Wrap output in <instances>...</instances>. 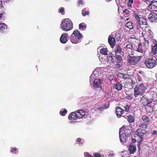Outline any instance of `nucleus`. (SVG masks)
<instances>
[{
	"label": "nucleus",
	"mask_w": 157,
	"mask_h": 157,
	"mask_svg": "<svg viewBox=\"0 0 157 157\" xmlns=\"http://www.w3.org/2000/svg\"><path fill=\"white\" fill-rule=\"evenodd\" d=\"M73 27V23L71 20L68 19H65L62 21L61 28L63 30L67 32L71 30Z\"/></svg>",
	"instance_id": "f257e3e1"
},
{
	"label": "nucleus",
	"mask_w": 157,
	"mask_h": 157,
	"mask_svg": "<svg viewBox=\"0 0 157 157\" xmlns=\"http://www.w3.org/2000/svg\"><path fill=\"white\" fill-rule=\"evenodd\" d=\"M147 89V87L143 83L136 86L134 88V95L135 97L143 95Z\"/></svg>",
	"instance_id": "f03ea898"
},
{
	"label": "nucleus",
	"mask_w": 157,
	"mask_h": 157,
	"mask_svg": "<svg viewBox=\"0 0 157 157\" xmlns=\"http://www.w3.org/2000/svg\"><path fill=\"white\" fill-rule=\"evenodd\" d=\"M97 71L95 70L93 72L90 78V82H93V87L94 88H101V80L98 79H95V75H97Z\"/></svg>",
	"instance_id": "7ed1b4c3"
},
{
	"label": "nucleus",
	"mask_w": 157,
	"mask_h": 157,
	"mask_svg": "<svg viewBox=\"0 0 157 157\" xmlns=\"http://www.w3.org/2000/svg\"><path fill=\"white\" fill-rule=\"evenodd\" d=\"M82 35L78 30H75L71 36V41L73 44H77L80 41Z\"/></svg>",
	"instance_id": "20e7f679"
},
{
	"label": "nucleus",
	"mask_w": 157,
	"mask_h": 157,
	"mask_svg": "<svg viewBox=\"0 0 157 157\" xmlns=\"http://www.w3.org/2000/svg\"><path fill=\"white\" fill-rule=\"evenodd\" d=\"M134 17L136 20L137 28L138 29L142 28V25H147L146 20L144 18L140 17L138 15L136 14L134 15Z\"/></svg>",
	"instance_id": "39448f33"
},
{
	"label": "nucleus",
	"mask_w": 157,
	"mask_h": 157,
	"mask_svg": "<svg viewBox=\"0 0 157 157\" xmlns=\"http://www.w3.org/2000/svg\"><path fill=\"white\" fill-rule=\"evenodd\" d=\"M156 61L153 59H147L144 62V64L148 68H152L155 67L156 64Z\"/></svg>",
	"instance_id": "423d86ee"
},
{
	"label": "nucleus",
	"mask_w": 157,
	"mask_h": 157,
	"mask_svg": "<svg viewBox=\"0 0 157 157\" xmlns=\"http://www.w3.org/2000/svg\"><path fill=\"white\" fill-rule=\"evenodd\" d=\"M140 56H129L128 59V62L131 65H134L136 64L140 59Z\"/></svg>",
	"instance_id": "0eeeda50"
},
{
	"label": "nucleus",
	"mask_w": 157,
	"mask_h": 157,
	"mask_svg": "<svg viewBox=\"0 0 157 157\" xmlns=\"http://www.w3.org/2000/svg\"><path fill=\"white\" fill-rule=\"evenodd\" d=\"M132 127L129 126H127L125 127L124 126H123L120 128L119 130L120 132L124 131L123 133L126 135L127 136H129L131 134Z\"/></svg>",
	"instance_id": "6e6552de"
},
{
	"label": "nucleus",
	"mask_w": 157,
	"mask_h": 157,
	"mask_svg": "<svg viewBox=\"0 0 157 157\" xmlns=\"http://www.w3.org/2000/svg\"><path fill=\"white\" fill-rule=\"evenodd\" d=\"M153 44L152 45L153 47L151 48V51L150 53L151 56H152L157 52V41L155 40H153Z\"/></svg>",
	"instance_id": "1a4fd4ad"
},
{
	"label": "nucleus",
	"mask_w": 157,
	"mask_h": 157,
	"mask_svg": "<svg viewBox=\"0 0 157 157\" xmlns=\"http://www.w3.org/2000/svg\"><path fill=\"white\" fill-rule=\"evenodd\" d=\"M148 20L151 22H156L157 21V14L152 13L149 15Z\"/></svg>",
	"instance_id": "9d476101"
},
{
	"label": "nucleus",
	"mask_w": 157,
	"mask_h": 157,
	"mask_svg": "<svg viewBox=\"0 0 157 157\" xmlns=\"http://www.w3.org/2000/svg\"><path fill=\"white\" fill-rule=\"evenodd\" d=\"M68 40L67 34L64 33L61 35L60 39V41L61 43L65 44L67 42Z\"/></svg>",
	"instance_id": "9b49d317"
},
{
	"label": "nucleus",
	"mask_w": 157,
	"mask_h": 157,
	"mask_svg": "<svg viewBox=\"0 0 157 157\" xmlns=\"http://www.w3.org/2000/svg\"><path fill=\"white\" fill-rule=\"evenodd\" d=\"M124 112V110L123 109L119 106L116 108V112L118 117H119Z\"/></svg>",
	"instance_id": "f8f14e48"
},
{
	"label": "nucleus",
	"mask_w": 157,
	"mask_h": 157,
	"mask_svg": "<svg viewBox=\"0 0 157 157\" xmlns=\"http://www.w3.org/2000/svg\"><path fill=\"white\" fill-rule=\"evenodd\" d=\"M85 111L82 109L78 110L77 113V116L79 118H81L84 117L85 118Z\"/></svg>",
	"instance_id": "ddd939ff"
},
{
	"label": "nucleus",
	"mask_w": 157,
	"mask_h": 157,
	"mask_svg": "<svg viewBox=\"0 0 157 157\" xmlns=\"http://www.w3.org/2000/svg\"><path fill=\"white\" fill-rule=\"evenodd\" d=\"M146 132V131L144 130L139 129L135 132V134L138 136L140 138H142L143 135Z\"/></svg>",
	"instance_id": "4468645a"
},
{
	"label": "nucleus",
	"mask_w": 157,
	"mask_h": 157,
	"mask_svg": "<svg viewBox=\"0 0 157 157\" xmlns=\"http://www.w3.org/2000/svg\"><path fill=\"white\" fill-rule=\"evenodd\" d=\"M78 118L77 113L73 112L70 114L68 117V119L69 120L72 121H73L76 120Z\"/></svg>",
	"instance_id": "2eb2a0df"
},
{
	"label": "nucleus",
	"mask_w": 157,
	"mask_h": 157,
	"mask_svg": "<svg viewBox=\"0 0 157 157\" xmlns=\"http://www.w3.org/2000/svg\"><path fill=\"white\" fill-rule=\"evenodd\" d=\"M136 51L137 52L141 53V55L140 56V57H142L144 55L145 52H144V51L142 49V44L141 43L139 44Z\"/></svg>",
	"instance_id": "dca6fc26"
},
{
	"label": "nucleus",
	"mask_w": 157,
	"mask_h": 157,
	"mask_svg": "<svg viewBox=\"0 0 157 157\" xmlns=\"http://www.w3.org/2000/svg\"><path fill=\"white\" fill-rule=\"evenodd\" d=\"M121 132H120V138L121 142H125L127 140V137L126 135L122 133L121 135L120 134Z\"/></svg>",
	"instance_id": "f3484780"
},
{
	"label": "nucleus",
	"mask_w": 157,
	"mask_h": 157,
	"mask_svg": "<svg viewBox=\"0 0 157 157\" xmlns=\"http://www.w3.org/2000/svg\"><path fill=\"white\" fill-rule=\"evenodd\" d=\"M155 7H157V2L155 0H153L149 5L148 7L149 9H155Z\"/></svg>",
	"instance_id": "a211bd4d"
},
{
	"label": "nucleus",
	"mask_w": 157,
	"mask_h": 157,
	"mask_svg": "<svg viewBox=\"0 0 157 157\" xmlns=\"http://www.w3.org/2000/svg\"><path fill=\"white\" fill-rule=\"evenodd\" d=\"M122 85L119 82L116 83L114 86V88L116 89L117 90H120L122 88Z\"/></svg>",
	"instance_id": "6ab92c4d"
},
{
	"label": "nucleus",
	"mask_w": 157,
	"mask_h": 157,
	"mask_svg": "<svg viewBox=\"0 0 157 157\" xmlns=\"http://www.w3.org/2000/svg\"><path fill=\"white\" fill-rule=\"evenodd\" d=\"M117 59L116 63H117V65L120 66L121 64L122 63V60L121 57L120 55H117L116 58Z\"/></svg>",
	"instance_id": "aec40b11"
},
{
	"label": "nucleus",
	"mask_w": 157,
	"mask_h": 157,
	"mask_svg": "<svg viewBox=\"0 0 157 157\" xmlns=\"http://www.w3.org/2000/svg\"><path fill=\"white\" fill-rule=\"evenodd\" d=\"M107 59L109 63H112L114 64H115L116 61L115 57L109 56L107 57Z\"/></svg>",
	"instance_id": "412c9836"
},
{
	"label": "nucleus",
	"mask_w": 157,
	"mask_h": 157,
	"mask_svg": "<svg viewBox=\"0 0 157 157\" xmlns=\"http://www.w3.org/2000/svg\"><path fill=\"white\" fill-rule=\"evenodd\" d=\"M115 42V39L112 36V35H110L109 36L108 38V42L110 44H113Z\"/></svg>",
	"instance_id": "4be33fe9"
},
{
	"label": "nucleus",
	"mask_w": 157,
	"mask_h": 157,
	"mask_svg": "<svg viewBox=\"0 0 157 157\" xmlns=\"http://www.w3.org/2000/svg\"><path fill=\"white\" fill-rule=\"evenodd\" d=\"M136 146L130 145L129 147V150L130 154H132L136 151Z\"/></svg>",
	"instance_id": "5701e85b"
},
{
	"label": "nucleus",
	"mask_w": 157,
	"mask_h": 157,
	"mask_svg": "<svg viewBox=\"0 0 157 157\" xmlns=\"http://www.w3.org/2000/svg\"><path fill=\"white\" fill-rule=\"evenodd\" d=\"M146 110L148 113H151L153 111V108L149 105H147L146 107Z\"/></svg>",
	"instance_id": "b1692460"
},
{
	"label": "nucleus",
	"mask_w": 157,
	"mask_h": 157,
	"mask_svg": "<svg viewBox=\"0 0 157 157\" xmlns=\"http://www.w3.org/2000/svg\"><path fill=\"white\" fill-rule=\"evenodd\" d=\"M142 119L144 123L149 124L150 120L148 117L146 116H142Z\"/></svg>",
	"instance_id": "393cba45"
},
{
	"label": "nucleus",
	"mask_w": 157,
	"mask_h": 157,
	"mask_svg": "<svg viewBox=\"0 0 157 157\" xmlns=\"http://www.w3.org/2000/svg\"><path fill=\"white\" fill-rule=\"evenodd\" d=\"M100 52L102 55H107L108 51L106 48H102L100 50Z\"/></svg>",
	"instance_id": "a878e982"
},
{
	"label": "nucleus",
	"mask_w": 157,
	"mask_h": 157,
	"mask_svg": "<svg viewBox=\"0 0 157 157\" xmlns=\"http://www.w3.org/2000/svg\"><path fill=\"white\" fill-rule=\"evenodd\" d=\"M141 101L143 105L144 106L147 105L150 102L147 99H144L143 98L141 99Z\"/></svg>",
	"instance_id": "bb28decb"
},
{
	"label": "nucleus",
	"mask_w": 157,
	"mask_h": 157,
	"mask_svg": "<svg viewBox=\"0 0 157 157\" xmlns=\"http://www.w3.org/2000/svg\"><path fill=\"white\" fill-rule=\"evenodd\" d=\"M128 118V121L130 123H132L134 121V117L132 115H130L127 116Z\"/></svg>",
	"instance_id": "cd10ccee"
},
{
	"label": "nucleus",
	"mask_w": 157,
	"mask_h": 157,
	"mask_svg": "<svg viewBox=\"0 0 157 157\" xmlns=\"http://www.w3.org/2000/svg\"><path fill=\"white\" fill-rule=\"evenodd\" d=\"M125 26L130 29H132L133 28L132 23L131 22H128L125 25Z\"/></svg>",
	"instance_id": "c85d7f7f"
},
{
	"label": "nucleus",
	"mask_w": 157,
	"mask_h": 157,
	"mask_svg": "<svg viewBox=\"0 0 157 157\" xmlns=\"http://www.w3.org/2000/svg\"><path fill=\"white\" fill-rule=\"evenodd\" d=\"M115 49V52L116 54H121L122 51L120 47L118 46H116Z\"/></svg>",
	"instance_id": "c756f323"
},
{
	"label": "nucleus",
	"mask_w": 157,
	"mask_h": 157,
	"mask_svg": "<svg viewBox=\"0 0 157 157\" xmlns=\"http://www.w3.org/2000/svg\"><path fill=\"white\" fill-rule=\"evenodd\" d=\"M7 27V25L4 23H2L0 24V31L4 30Z\"/></svg>",
	"instance_id": "7c9ffc66"
},
{
	"label": "nucleus",
	"mask_w": 157,
	"mask_h": 157,
	"mask_svg": "<svg viewBox=\"0 0 157 157\" xmlns=\"http://www.w3.org/2000/svg\"><path fill=\"white\" fill-rule=\"evenodd\" d=\"M115 38H116L117 41H119L121 40V35L119 33H116L115 34Z\"/></svg>",
	"instance_id": "2f4dec72"
},
{
	"label": "nucleus",
	"mask_w": 157,
	"mask_h": 157,
	"mask_svg": "<svg viewBox=\"0 0 157 157\" xmlns=\"http://www.w3.org/2000/svg\"><path fill=\"white\" fill-rule=\"evenodd\" d=\"M79 29L81 30H84L86 29V25H84L83 23L79 24Z\"/></svg>",
	"instance_id": "473e14b6"
},
{
	"label": "nucleus",
	"mask_w": 157,
	"mask_h": 157,
	"mask_svg": "<svg viewBox=\"0 0 157 157\" xmlns=\"http://www.w3.org/2000/svg\"><path fill=\"white\" fill-rule=\"evenodd\" d=\"M148 124L145 123H144L141 124L140 126V127L144 129H146L148 127Z\"/></svg>",
	"instance_id": "72a5a7b5"
},
{
	"label": "nucleus",
	"mask_w": 157,
	"mask_h": 157,
	"mask_svg": "<svg viewBox=\"0 0 157 157\" xmlns=\"http://www.w3.org/2000/svg\"><path fill=\"white\" fill-rule=\"evenodd\" d=\"M133 3V0H128L127 3L128 7H132V5Z\"/></svg>",
	"instance_id": "f704fd0d"
},
{
	"label": "nucleus",
	"mask_w": 157,
	"mask_h": 157,
	"mask_svg": "<svg viewBox=\"0 0 157 157\" xmlns=\"http://www.w3.org/2000/svg\"><path fill=\"white\" fill-rule=\"evenodd\" d=\"M126 48L127 49H129L132 50L133 48V45L131 43H129V44H126L125 45Z\"/></svg>",
	"instance_id": "c9c22d12"
},
{
	"label": "nucleus",
	"mask_w": 157,
	"mask_h": 157,
	"mask_svg": "<svg viewBox=\"0 0 157 157\" xmlns=\"http://www.w3.org/2000/svg\"><path fill=\"white\" fill-rule=\"evenodd\" d=\"M153 33L152 31L150 29L148 30L147 33V35L148 36H153Z\"/></svg>",
	"instance_id": "e433bc0d"
},
{
	"label": "nucleus",
	"mask_w": 157,
	"mask_h": 157,
	"mask_svg": "<svg viewBox=\"0 0 157 157\" xmlns=\"http://www.w3.org/2000/svg\"><path fill=\"white\" fill-rule=\"evenodd\" d=\"M124 108L126 112H128L130 108V106L128 105H125L124 106Z\"/></svg>",
	"instance_id": "4c0bfd02"
},
{
	"label": "nucleus",
	"mask_w": 157,
	"mask_h": 157,
	"mask_svg": "<svg viewBox=\"0 0 157 157\" xmlns=\"http://www.w3.org/2000/svg\"><path fill=\"white\" fill-rule=\"evenodd\" d=\"M67 112V110L66 109H65L63 110H61L60 111V113L62 116H64L65 113H66Z\"/></svg>",
	"instance_id": "58836bf2"
},
{
	"label": "nucleus",
	"mask_w": 157,
	"mask_h": 157,
	"mask_svg": "<svg viewBox=\"0 0 157 157\" xmlns=\"http://www.w3.org/2000/svg\"><path fill=\"white\" fill-rule=\"evenodd\" d=\"M107 154H106L105 156L107 157V155L108 156H109V157H113L115 155L114 154L112 153H111L109 152L106 153Z\"/></svg>",
	"instance_id": "ea45409f"
},
{
	"label": "nucleus",
	"mask_w": 157,
	"mask_h": 157,
	"mask_svg": "<svg viewBox=\"0 0 157 157\" xmlns=\"http://www.w3.org/2000/svg\"><path fill=\"white\" fill-rule=\"evenodd\" d=\"M89 13L88 11H86L84 10H82V14L83 16H85L86 15H88Z\"/></svg>",
	"instance_id": "a19ab883"
},
{
	"label": "nucleus",
	"mask_w": 157,
	"mask_h": 157,
	"mask_svg": "<svg viewBox=\"0 0 157 157\" xmlns=\"http://www.w3.org/2000/svg\"><path fill=\"white\" fill-rule=\"evenodd\" d=\"M64 8L62 7L61 9H60L59 10V11L60 12H61L62 13V15H63L64 14Z\"/></svg>",
	"instance_id": "79ce46f5"
},
{
	"label": "nucleus",
	"mask_w": 157,
	"mask_h": 157,
	"mask_svg": "<svg viewBox=\"0 0 157 157\" xmlns=\"http://www.w3.org/2000/svg\"><path fill=\"white\" fill-rule=\"evenodd\" d=\"M94 155L95 157H101V155L98 153H95L94 154Z\"/></svg>",
	"instance_id": "37998d69"
},
{
	"label": "nucleus",
	"mask_w": 157,
	"mask_h": 157,
	"mask_svg": "<svg viewBox=\"0 0 157 157\" xmlns=\"http://www.w3.org/2000/svg\"><path fill=\"white\" fill-rule=\"evenodd\" d=\"M84 155L85 157H94V156H92L89 154L87 152H86L84 153Z\"/></svg>",
	"instance_id": "c03bdc74"
},
{
	"label": "nucleus",
	"mask_w": 157,
	"mask_h": 157,
	"mask_svg": "<svg viewBox=\"0 0 157 157\" xmlns=\"http://www.w3.org/2000/svg\"><path fill=\"white\" fill-rule=\"evenodd\" d=\"M153 0H145V2L147 4H149V5L150 4L151 2L153 1Z\"/></svg>",
	"instance_id": "a18cd8bd"
},
{
	"label": "nucleus",
	"mask_w": 157,
	"mask_h": 157,
	"mask_svg": "<svg viewBox=\"0 0 157 157\" xmlns=\"http://www.w3.org/2000/svg\"><path fill=\"white\" fill-rule=\"evenodd\" d=\"M124 74L122 73H120L117 74V76L118 77L122 78V77H123V76H124Z\"/></svg>",
	"instance_id": "49530a36"
},
{
	"label": "nucleus",
	"mask_w": 157,
	"mask_h": 157,
	"mask_svg": "<svg viewBox=\"0 0 157 157\" xmlns=\"http://www.w3.org/2000/svg\"><path fill=\"white\" fill-rule=\"evenodd\" d=\"M144 44L145 46H147L148 45L149 41L147 40H145L144 42Z\"/></svg>",
	"instance_id": "de8ad7c7"
},
{
	"label": "nucleus",
	"mask_w": 157,
	"mask_h": 157,
	"mask_svg": "<svg viewBox=\"0 0 157 157\" xmlns=\"http://www.w3.org/2000/svg\"><path fill=\"white\" fill-rule=\"evenodd\" d=\"M82 0H79L78 2V5H79V6H80V4H81V5H82L83 3H82Z\"/></svg>",
	"instance_id": "09e8293b"
},
{
	"label": "nucleus",
	"mask_w": 157,
	"mask_h": 157,
	"mask_svg": "<svg viewBox=\"0 0 157 157\" xmlns=\"http://www.w3.org/2000/svg\"><path fill=\"white\" fill-rule=\"evenodd\" d=\"M143 138H140V140L138 143V146H140L142 141Z\"/></svg>",
	"instance_id": "8fccbe9b"
},
{
	"label": "nucleus",
	"mask_w": 157,
	"mask_h": 157,
	"mask_svg": "<svg viewBox=\"0 0 157 157\" xmlns=\"http://www.w3.org/2000/svg\"><path fill=\"white\" fill-rule=\"evenodd\" d=\"M137 79L138 81H141V77L139 75H138L137 76Z\"/></svg>",
	"instance_id": "3c124183"
},
{
	"label": "nucleus",
	"mask_w": 157,
	"mask_h": 157,
	"mask_svg": "<svg viewBox=\"0 0 157 157\" xmlns=\"http://www.w3.org/2000/svg\"><path fill=\"white\" fill-rule=\"evenodd\" d=\"M152 134L154 135H156L157 134V131L154 130Z\"/></svg>",
	"instance_id": "603ef678"
},
{
	"label": "nucleus",
	"mask_w": 157,
	"mask_h": 157,
	"mask_svg": "<svg viewBox=\"0 0 157 157\" xmlns=\"http://www.w3.org/2000/svg\"><path fill=\"white\" fill-rule=\"evenodd\" d=\"M17 150V148L16 147H14L13 148V149H11V152H13V150L14 151H16Z\"/></svg>",
	"instance_id": "864d4df0"
},
{
	"label": "nucleus",
	"mask_w": 157,
	"mask_h": 157,
	"mask_svg": "<svg viewBox=\"0 0 157 157\" xmlns=\"http://www.w3.org/2000/svg\"><path fill=\"white\" fill-rule=\"evenodd\" d=\"M123 12L124 13H127L128 12V11L127 10H123Z\"/></svg>",
	"instance_id": "5fc2aeb1"
},
{
	"label": "nucleus",
	"mask_w": 157,
	"mask_h": 157,
	"mask_svg": "<svg viewBox=\"0 0 157 157\" xmlns=\"http://www.w3.org/2000/svg\"><path fill=\"white\" fill-rule=\"evenodd\" d=\"M140 73L142 74L144 76H145V77L146 76V75L144 72L140 71Z\"/></svg>",
	"instance_id": "6e6d98bb"
},
{
	"label": "nucleus",
	"mask_w": 157,
	"mask_h": 157,
	"mask_svg": "<svg viewBox=\"0 0 157 157\" xmlns=\"http://www.w3.org/2000/svg\"><path fill=\"white\" fill-rule=\"evenodd\" d=\"M132 141L133 143H135L136 141V139L133 138L132 139Z\"/></svg>",
	"instance_id": "4d7b16f0"
},
{
	"label": "nucleus",
	"mask_w": 157,
	"mask_h": 157,
	"mask_svg": "<svg viewBox=\"0 0 157 157\" xmlns=\"http://www.w3.org/2000/svg\"><path fill=\"white\" fill-rule=\"evenodd\" d=\"M123 76V77H122V78H124V79H125L126 78V75H125V74H124V76Z\"/></svg>",
	"instance_id": "13d9d810"
},
{
	"label": "nucleus",
	"mask_w": 157,
	"mask_h": 157,
	"mask_svg": "<svg viewBox=\"0 0 157 157\" xmlns=\"http://www.w3.org/2000/svg\"><path fill=\"white\" fill-rule=\"evenodd\" d=\"M81 141V139L80 138H78L77 139V141L80 142Z\"/></svg>",
	"instance_id": "bf43d9fd"
},
{
	"label": "nucleus",
	"mask_w": 157,
	"mask_h": 157,
	"mask_svg": "<svg viewBox=\"0 0 157 157\" xmlns=\"http://www.w3.org/2000/svg\"><path fill=\"white\" fill-rule=\"evenodd\" d=\"M2 16V14H0V18Z\"/></svg>",
	"instance_id": "052dcab7"
},
{
	"label": "nucleus",
	"mask_w": 157,
	"mask_h": 157,
	"mask_svg": "<svg viewBox=\"0 0 157 157\" xmlns=\"http://www.w3.org/2000/svg\"><path fill=\"white\" fill-rule=\"evenodd\" d=\"M2 2H1V3H0V7L2 6Z\"/></svg>",
	"instance_id": "680f3d73"
},
{
	"label": "nucleus",
	"mask_w": 157,
	"mask_h": 157,
	"mask_svg": "<svg viewBox=\"0 0 157 157\" xmlns=\"http://www.w3.org/2000/svg\"><path fill=\"white\" fill-rule=\"evenodd\" d=\"M129 20V18H126V20H127H127Z\"/></svg>",
	"instance_id": "e2e57ef3"
},
{
	"label": "nucleus",
	"mask_w": 157,
	"mask_h": 157,
	"mask_svg": "<svg viewBox=\"0 0 157 157\" xmlns=\"http://www.w3.org/2000/svg\"><path fill=\"white\" fill-rule=\"evenodd\" d=\"M138 146V149H139V150H140V147H139L140 146Z\"/></svg>",
	"instance_id": "0e129e2a"
},
{
	"label": "nucleus",
	"mask_w": 157,
	"mask_h": 157,
	"mask_svg": "<svg viewBox=\"0 0 157 157\" xmlns=\"http://www.w3.org/2000/svg\"><path fill=\"white\" fill-rule=\"evenodd\" d=\"M156 79L157 80V73L156 74Z\"/></svg>",
	"instance_id": "69168bd1"
},
{
	"label": "nucleus",
	"mask_w": 157,
	"mask_h": 157,
	"mask_svg": "<svg viewBox=\"0 0 157 157\" xmlns=\"http://www.w3.org/2000/svg\"><path fill=\"white\" fill-rule=\"evenodd\" d=\"M1 2H2V0H0V3H1Z\"/></svg>",
	"instance_id": "338daca9"
},
{
	"label": "nucleus",
	"mask_w": 157,
	"mask_h": 157,
	"mask_svg": "<svg viewBox=\"0 0 157 157\" xmlns=\"http://www.w3.org/2000/svg\"><path fill=\"white\" fill-rule=\"evenodd\" d=\"M10 0H6V2H7V1L8 2V1H10Z\"/></svg>",
	"instance_id": "774afa93"
}]
</instances>
